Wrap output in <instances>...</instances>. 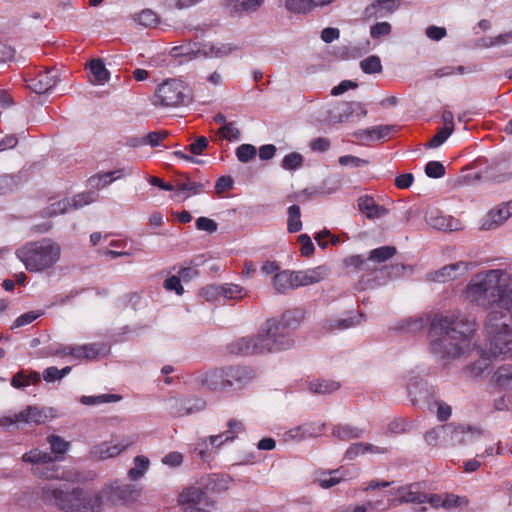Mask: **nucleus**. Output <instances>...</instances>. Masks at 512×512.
I'll use <instances>...</instances> for the list:
<instances>
[{"label":"nucleus","instance_id":"5","mask_svg":"<svg viewBox=\"0 0 512 512\" xmlns=\"http://www.w3.org/2000/svg\"><path fill=\"white\" fill-rule=\"evenodd\" d=\"M17 258L32 273H39L53 268L60 260V245L49 238L32 241L16 250Z\"/></svg>","mask_w":512,"mask_h":512},{"label":"nucleus","instance_id":"11","mask_svg":"<svg viewBox=\"0 0 512 512\" xmlns=\"http://www.w3.org/2000/svg\"><path fill=\"white\" fill-rule=\"evenodd\" d=\"M165 409L174 417H183L194 414L205 409L206 402L202 398L189 397H170L165 400Z\"/></svg>","mask_w":512,"mask_h":512},{"label":"nucleus","instance_id":"8","mask_svg":"<svg viewBox=\"0 0 512 512\" xmlns=\"http://www.w3.org/2000/svg\"><path fill=\"white\" fill-rule=\"evenodd\" d=\"M58 460H62V457H53L39 449H33L22 456L23 462L32 464V473L37 477L66 480L63 470L55 463Z\"/></svg>","mask_w":512,"mask_h":512},{"label":"nucleus","instance_id":"63","mask_svg":"<svg viewBox=\"0 0 512 512\" xmlns=\"http://www.w3.org/2000/svg\"><path fill=\"white\" fill-rule=\"evenodd\" d=\"M444 429L445 425H440L431 429L425 434V441L429 445H436L438 443L444 444Z\"/></svg>","mask_w":512,"mask_h":512},{"label":"nucleus","instance_id":"15","mask_svg":"<svg viewBox=\"0 0 512 512\" xmlns=\"http://www.w3.org/2000/svg\"><path fill=\"white\" fill-rule=\"evenodd\" d=\"M130 445L131 442L125 439L117 442L113 440L105 441L95 445L91 450V455L98 460L114 458L128 449Z\"/></svg>","mask_w":512,"mask_h":512},{"label":"nucleus","instance_id":"52","mask_svg":"<svg viewBox=\"0 0 512 512\" xmlns=\"http://www.w3.org/2000/svg\"><path fill=\"white\" fill-rule=\"evenodd\" d=\"M218 134L228 141H238L241 135L235 122L224 123V125L219 128Z\"/></svg>","mask_w":512,"mask_h":512},{"label":"nucleus","instance_id":"27","mask_svg":"<svg viewBox=\"0 0 512 512\" xmlns=\"http://www.w3.org/2000/svg\"><path fill=\"white\" fill-rule=\"evenodd\" d=\"M231 353L237 355L262 354L257 335L254 337H242L230 344Z\"/></svg>","mask_w":512,"mask_h":512},{"label":"nucleus","instance_id":"26","mask_svg":"<svg viewBox=\"0 0 512 512\" xmlns=\"http://www.w3.org/2000/svg\"><path fill=\"white\" fill-rule=\"evenodd\" d=\"M358 208L368 219H379L388 213L384 206L377 204L374 198L369 195L358 198Z\"/></svg>","mask_w":512,"mask_h":512},{"label":"nucleus","instance_id":"64","mask_svg":"<svg viewBox=\"0 0 512 512\" xmlns=\"http://www.w3.org/2000/svg\"><path fill=\"white\" fill-rule=\"evenodd\" d=\"M425 173L430 178H441L445 175V167L438 161H430L425 166Z\"/></svg>","mask_w":512,"mask_h":512},{"label":"nucleus","instance_id":"30","mask_svg":"<svg viewBox=\"0 0 512 512\" xmlns=\"http://www.w3.org/2000/svg\"><path fill=\"white\" fill-rule=\"evenodd\" d=\"M394 130L393 125H378L359 130L356 137L361 141H377L388 137Z\"/></svg>","mask_w":512,"mask_h":512},{"label":"nucleus","instance_id":"46","mask_svg":"<svg viewBox=\"0 0 512 512\" xmlns=\"http://www.w3.org/2000/svg\"><path fill=\"white\" fill-rule=\"evenodd\" d=\"M396 253V249L393 246H382L376 249H373L370 252L367 260L375 261L378 263L385 262L388 259L392 258Z\"/></svg>","mask_w":512,"mask_h":512},{"label":"nucleus","instance_id":"58","mask_svg":"<svg viewBox=\"0 0 512 512\" xmlns=\"http://www.w3.org/2000/svg\"><path fill=\"white\" fill-rule=\"evenodd\" d=\"M369 506L371 508V512H384L396 506V500L395 498H388L385 500L383 495L375 500H370Z\"/></svg>","mask_w":512,"mask_h":512},{"label":"nucleus","instance_id":"2","mask_svg":"<svg viewBox=\"0 0 512 512\" xmlns=\"http://www.w3.org/2000/svg\"><path fill=\"white\" fill-rule=\"evenodd\" d=\"M510 317L497 311H490L484 323L485 343L479 347L482 360L469 365L467 373L472 377L481 375L489 366L488 360L501 355L512 354V326Z\"/></svg>","mask_w":512,"mask_h":512},{"label":"nucleus","instance_id":"19","mask_svg":"<svg viewBox=\"0 0 512 512\" xmlns=\"http://www.w3.org/2000/svg\"><path fill=\"white\" fill-rule=\"evenodd\" d=\"M365 319L363 313H351L347 317H330L323 321L322 328L329 332L346 330L361 324Z\"/></svg>","mask_w":512,"mask_h":512},{"label":"nucleus","instance_id":"55","mask_svg":"<svg viewBox=\"0 0 512 512\" xmlns=\"http://www.w3.org/2000/svg\"><path fill=\"white\" fill-rule=\"evenodd\" d=\"M303 165V157L297 152H292L284 156L282 160V168L293 171L301 168Z\"/></svg>","mask_w":512,"mask_h":512},{"label":"nucleus","instance_id":"25","mask_svg":"<svg viewBox=\"0 0 512 512\" xmlns=\"http://www.w3.org/2000/svg\"><path fill=\"white\" fill-rule=\"evenodd\" d=\"M264 0H226V9L233 16L251 14L259 10Z\"/></svg>","mask_w":512,"mask_h":512},{"label":"nucleus","instance_id":"40","mask_svg":"<svg viewBox=\"0 0 512 512\" xmlns=\"http://www.w3.org/2000/svg\"><path fill=\"white\" fill-rule=\"evenodd\" d=\"M427 390V382L418 376H410L407 383V391L411 399L415 402L421 398L422 392Z\"/></svg>","mask_w":512,"mask_h":512},{"label":"nucleus","instance_id":"38","mask_svg":"<svg viewBox=\"0 0 512 512\" xmlns=\"http://www.w3.org/2000/svg\"><path fill=\"white\" fill-rule=\"evenodd\" d=\"M351 117H353L351 102H343L330 111L329 119L333 123H342L348 121Z\"/></svg>","mask_w":512,"mask_h":512},{"label":"nucleus","instance_id":"62","mask_svg":"<svg viewBox=\"0 0 512 512\" xmlns=\"http://www.w3.org/2000/svg\"><path fill=\"white\" fill-rule=\"evenodd\" d=\"M425 322L422 318H409L401 322L400 330L415 333L423 329Z\"/></svg>","mask_w":512,"mask_h":512},{"label":"nucleus","instance_id":"41","mask_svg":"<svg viewBox=\"0 0 512 512\" xmlns=\"http://www.w3.org/2000/svg\"><path fill=\"white\" fill-rule=\"evenodd\" d=\"M248 295L245 288L233 283L222 284V299L224 300H241Z\"/></svg>","mask_w":512,"mask_h":512},{"label":"nucleus","instance_id":"9","mask_svg":"<svg viewBox=\"0 0 512 512\" xmlns=\"http://www.w3.org/2000/svg\"><path fill=\"white\" fill-rule=\"evenodd\" d=\"M178 505L182 512H212L213 504L199 487L184 489L178 496Z\"/></svg>","mask_w":512,"mask_h":512},{"label":"nucleus","instance_id":"16","mask_svg":"<svg viewBox=\"0 0 512 512\" xmlns=\"http://www.w3.org/2000/svg\"><path fill=\"white\" fill-rule=\"evenodd\" d=\"M225 379L228 393H233L242 389L252 379V372L247 367H226Z\"/></svg>","mask_w":512,"mask_h":512},{"label":"nucleus","instance_id":"57","mask_svg":"<svg viewBox=\"0 0 512 512\" xmlns=\"http://www.w3.org/2000/svg\"><path fill=\"white\" fill-rule=\"evenodd\" d=\"M257 154L256 147L252 144H241L236 149V157L238 161L247 163L255 158Z\"/></svg>","mask_w":512,"mask_h":512},{"label":"nucleus","instance_id":"39","mask_svg":"<svg viewBox=\"0 0 512 512\" xmlns=\"http://www.w3.org/2000/svg\"><path fill=\"white\" fill-rule=\"evenodd\" d=\"M105 491L103 497L108 495L112 501L126 500L131 494V486L128 484H113L107 488L102 489Z\"/></svg>","mask_w":512,"mask_h":512},{"label":"nucleus","instance_id":"51","mask_svg":"<svg viewBox=\"0 0 512 512\" xmlns=\"http://www.w3.org/2000/svg\"><path fill=\"white\" fill-rule=\"evenodd\" d=\"M48 443L50 444L51 450L55 454V456H59L62 458L63 455L68 451L70 446L69 442L65 441L58 435L49 436Z\"/></svg>","mask_w":512,"mask_h":512},{"label":"nucleus","instance_id":"29","mask_svg":"<svg viewBox=\"0 0 512 512\" xmlns=\"http://www.w3.org/2000/svg\"><path fill=\"white\" fill-rule=\"evenodd\" d=\"M296 279L295 271L284 270L273 277L272 284L278 293H285L298 288Z\"/></svg>","mask_w":512,"mask_h":512},{"label":"nucleus","instance_id":"36","mask_svg":"<svg viewBox=\"0 0 512 512\" xmlns=\"http://www.w3.org/2000/svg\"><path fill=\"white\" fill-rule=\"evenodd\" d=\"M150 467V460L144 455H137L133 459V467L128 470V477L137 481L144 477Z\"/></svg>","mask_w":512,"mask_h":512},{"label":"nucleus","instance_id":"48","mask_svg":"<svg viewBox=\"0 0 512 512\" xmlns=\"http://www.w3.org/2000/svg\"><path fill=\"white\" fill-rule=\"evenodd\" d=\"M286 10L293 14H309L311 8L309 0H284Z\"/></svg>","mask_w":512,"mask_h":512},{"label":"nucleus","instance_id":"6","mask_svg":"<svg viewBox=\"0 0 512 512\" xmlns=\"http://www.w3.org/2000/svg\"><path fill=\"white\" fill-rule=\"evenodd\" d=\"M192 101L190 87L180 79H167L157 85L152 104L159 108H177L186 106Z\"/></svg>","mask_w":512,"mask_h":512},{"label":"nucleus","instance_id":"35","mask_svg":"<svg viewBox=\"0 0 512 512\" xmlns=\"http://www.w3.org/2000/svg\"><path fill=\"white\" fill-rule=\"evenodd\" d=\"M364 434V429L351 426V425H336L332 430V435L335 438H338L343 441H348L352 439H357L362 437Z\"/></svg>","mask_w":512,"mask_h":512},{"label":"nucleus","instance_id":"31","mask_svg":"<svg viewBox=\"0 0 512 512\" xmlns=\"http://www.w3.org/2000/svg\"><path fill=\"white\" fill-rule=\"evenodd\" d=\"M444 445H464V425L446 424L444 429Z\"/></svg>","mask_w":512,"mask_h":512},{"label":"nucleus","instance_id":"42","mask_svg":"<svg viewBox=\"0 0 512 512\" xmlns=\"http://www.w3.org/2000/svg\"><path fill=\"white\" fill-rule=\"evenodd\" d=\"M302 319V314L300 311L292 312L288 311L284 313L280 319H276V323L282 327V331H289L295 329Z\"/></svg>","mask_w":512,"mask_h":512},{"label":"nucleus","instance_id":"45","mask_svg":"<svg viewBox=\"0 0 512 512\" xmlns=\"http://www.w3.org/2000/svg\"><path fill=\"white\" fill-rule=\"evenodd\" d=\"M497 384L504 388H512V364L499 367L495 372Z\"/></svg>","mask_w":512,"mask_h":512},{"label":"nucleus","instance_id":"22","mask_svg":"<svg viewBox=\"0 0 512 512\" xmlns=\"http://www.w3.org/2000/svg\"><path fill=\"white\" fill-rule=\"evenodd\" d=\"M132 174V170L129 168H119L114 171L105 172L102 174H96L88 179V184L91 188L100 190L110 185L114 181L126 177Z\"/></svg>","mask_w":512,"mask_h":512},{"label":"nucleus","instance_id":"28","mask_svg":"<svg viewBox=\"0 0 512 512\" xmlns=\"http://www.w3.org/2000/svg\"><path fill=\"white\" fill-rule=\"evenodd\" d=\"M396 8V0H377L365 9L364 15L368 19L384 18L393 13Z\"/></svg>","mask_w":512,"mask_h":512},{"label":"nucleus","instance_id":"49","mask_svg":"<svg viewBox=\"0 0 512 512\" xmlns=\"http://www.w3.org/2000/svg\"><path fill=\"white\" fill-rule=\"evenodd\" d=\"M134 21L143 27H154L158 23V16L151 9H145L135 14Z\"/></svg>","mask_w":512,"mask_h":512},{"label":"nucleus","instance_id":"20","mask_svg":"<svg viewBox=\"0 0 512 512\" xmlns=\"http://www.w3.org/2000/svg\"><path fill=\"white\" fill-rule=\"evenodd\" d=\"M325 429L324 423L306 422L286 432V437L291 440L301 441L306 438L318 437Z\"/></svg>","mask_w":512,"mask_h":512},{"label":"nucleus","instance_id":"24","mask_svg":"<svg viewBox=\"0 0 512 512\" xmlns=\"http://www.w3.org/2000/svg\"><path fill=\"white\" fill-rule=\"evenodd\" d=\"M468 271V264L465 262H457L446 265L432 274V281L444 283L454 280Z\"/></svg>","mask_w":512,"mask_h":512},{"label":"nucleus","instance_id":"13","mask_svg":"<svg viewBox=\"0 0 512 512\" xmlns=\"http://www.w3.org/2000/svg\"><path fill=\"white\" fill-rule=\"evenodd\" d=\"M387 494L390 496L397 495L395 498L396 505L402 503H425V493L421 483H412L409 485L398 487L396 490H389Z\"/></svg>","mask_w":512,"mask_h":512},{"label":"nucleus","instance_id":"54","mask_svg":"<svg viewBox=\"0 0 512 512\" xmlns=\"http://www.w3.org/2000/svg\"><path fill=\"white\" fill-rule=\"evenodd\" d=\"M200 295L208 302L222 300V284L208 285L201 290Z\"/></svg>","mask_w":512,"mask_h":512},{"label":"nucleus","instance_id":"50","mask_svg":"<svg viewBox=\"0 0 512 512\" xmlns=\"http://www.w3.org/2000/svg\"><path fill=\"white\" fill-rule=\"evenodd\" d=\"M360 68L365 74L380 73L382 71L381 60L376 55H371L360 62Z\"/></svg>","mask_w":512,"mask_h":512},{"label":"nucleus","instance_id":"60","mask_svg":"<svg viewBox=\"0 0 512 512\" xmlns=\"http://www.w3.org/2000/svg\"><path fill=\"white\" fill-rule=\"evenodd\" d=\"M177 190L182 192L183 194H186L187 196L195 195V194L200 193L203 190V185L187 179L183 182L177 183Z\"/></svg>","mask_w":512,"mask_h":512},{"label":"nucleus","instance_id":"17","mask_svg":"<svg viewBox=\"0 0 512 512\" xmlns=\"http://www.w3.org/2000/svg\"><path fill=\"white\" fill-rule=\"evenodd\" d=\"M59 75L55 69L40 71L35 77L28 80V87L38 94H43L52 89L58 82Z\"/></svg>","mask_w":512,"mask_h":512},{"label":"nucleus","instance_id":"23","mask_svg":"<svg viewBox=\"0 0 512 512\" xmlns=\"http://www.w3.org/2000/svg\"><path fill=\"white\" fill-rule=\"evenodd\" d=\"M329 270L326 266H317L306 270L295 271L297 286L303 287L319 283L327 278Z\"/></svg>","mask_w":512,"mask_h":512},{"label":"nucleus","instance_id":"3","mask_svg":"<svg viewBox=\"0 0 512 512\" xmlns=\"http://www.w3.org/2000/svg\"><path fill=\"white\" fill-rule=\"evenodd\" d=\"M504 290H512V274L507 275L501 269H492L476 274L468 283L465 294L468 300L484 308L507 311L512 317V308L502 303ZM498 312V310H497ZM501 313V311H499ZM502 314H504L502 312Z\"/></svg>","mask_w":512,"mask_h":512},{"label":"nucleus","instance_id":"37","mask_svg":"<svg viewBox=\"0 0 512 512\" xmlns=\"http://www.w3.org/2000/svg\"><path fill=\"white\" fill-rule=\"evenodd\" d=\"M225 443L226 441L223 440L221 434L211 435L207 438L201 439L195 450L198 451L201 458L204 459L206 452L214 448H219Z\"/></svg>","mask_w":512,"mask_h":512},{"label":"nucleus","instance_id":"44","mask_svg":"<svg viewBox=\"0 0 512 512\" xmlns=\"http://www.w3.org/2000/svg\"><path fill=\"white\" fill-rule=\"evenodd\" d=\"M302 229L301 210L298 205L288 208L287 230L290 233L299 232Z\"/></svg>","mask_w":512,"mask_h":512},{"label":"nucleus","instance_id":"59","mask_svg":"<svg viewBox=\"0 0 512 512\" xmlns=\"http://www.w3.org/2000/svg\"><path fill=\"white\" fill-rule=\"evenodd\" d=\"M71 207V201L69 199H61L52 203L45 210V215L56 216L66 212Z\"/></svg>","mask_w":512,"mask_h":512},{"label":"nucleus","instance_id":"14","mask_svg":"<svg viewBox=\"0 0 512 512\" xmlns=\"http://www.w3.org/2000/svg\"><path fill=\"white\" fill-rule=\"evenodd\" d=\"M56 416V410L51 407H39L36 405L27 406L18 413L22 423L26 424H44L46 421Z\"/></svg>","mask_w":512,"mask_h":512},{"label":"nucleus","instance_id":"7","mask_svg":"<svg viewBox=\"0 0 512 512\" xmlns=\"http://www.w3.org/2000/svg\"><path fill=\"white\" fill-rule=\"evenodd\" d=\"M257 337L262 354L284 351L294 345L291 332L282 331V327L276 323V319L268 320Z\"/></svg>","mask_w":512,"mask_h":512},{"label":"nucleus","instance_id":"12","mask_svg":"<svg viewBox=\"0 0 512 512\" xmlns=\"http://www.w3.org/2000/svg\"><path fill=\"white\" fill-rule=\"evenodd\" d=\"M425 221L430 227L444 232H452L462 229V224L458 219L450 215H445L442 211L436 208H431L426 211Z\"/></svg>","mask_w":512,"mask_h":512},{"label":"nucleus","instance_id":"34","mask_svg":"<svg viewBox=\"0 0 512 512\" xmlns=\"http://www.w3.org/2000/svg\"><path fill=\"white\" fill-rule=\"evenodd\" d=\"M345 477V471L337 469L328 472H321L316 481L321 488L328 489L340 483V481L344 480Z\"/></svg>","mask_w":512,"mask_h":512},{"label":"nucleus","instance_id":"21","mask_svg":"<svg viewBox=\"0 0 512 512\" xmlns=\"http://www.w3.org/2000/svg\"><path fill=\"white\" fill-rule=\"evenodd\" d=\"M225 378L226 368H221L203 373L200 376V382L211 391L228 393Z\"/></svg>","mask_w":512,"mask_h":512},{"label":"nucleus","instance_id":"43","mask_svg":"<svg viewBox=\"0 0 512 512\" xmlns=\"http://www.w3.org/2000/svg\"><path fill=\"white\" fill-rule=\"evenodd\" d=\"M309 388L316 394H330L339 388V383L333 380L318 379L310 382Z\"/></svg>","mask_w":512,"mask_h":512},{"label":"nucleus","instance_id":"4","mask_svg":"<svg viewBox=\"0 0 512 512\" xmlns=\"http://www.w3.org/2000/svg\"><path fill=\"white\" fill-rule=\"evenodd\" d=\"M104 492L82 487L64 490L53 484H47L41 488L40 497L44 503L64 512H101Z\"/></svg>","mask_w":512,"mask_h":512},{"label":"nucleus","instance_id":"32","mask_svg":"<svg viewBox=\"0 0 512 512\" xmlns=\"http://www.w3.org/2000/svg\"><path fill=\"white\" fill-rule=\"evenodd\" d=\"M41 380V376L36 371L17 372L11 379V385L16 389H22L32 384H37Z\"/></svg>","mask_w":512,"mask_h":512},{"label":"nucleus","instance_id":"18","mask_svg":"<svg viewBox=\"0 0 512 512\" xmlns=\"http://www.w3.org/2000/svg\"><path fill=\"white\" fill-rule=\"evenodd\" d=\"M512 215V200L490 210L482 220V230H493L498 228Z\"/></svg>","mask_w":512,"mask_h":512},{"label":"nucleus","instance_id":"56","mask_svg":"<svg viewBox=\"0 0 512 512\" xmlns=\"http://www.w3.org/2000/svg\"><path fill=\"white\" fill-rule=\"evenodd\" d=\"M107 351V346L102 343L84 344V359H95L100 355H105Z\"/></svg>","mask_w":512,"mask_h":512},{"label":"nucleus","instance_id":"53","mask_svg":"<svg viewBox=\"0 0 512 512\" xmlns=\"http://www.w3.org/2000/svg\"><path fill=\"white\" fill-rule=\"evenodd\" d=\"M98 198V195L95 192L88 191L75 195L71 201V206L75 209L82 208L86 205H89L95 202Z\"/></svg>","mask_w":512,"mask_h":512},{"label":"nucleus","instance_id":"33","mask_svg":"<svg viewBox=\"0 0 512 512\" xmlns=\"http://www.w3.org/2000/svg\"><path fill=\"white\" fill-rule=\"evenodd\" d=\"M89 70L93 84L104 85L110 78V73L101 59L92 60L89 64Z\"/></svg>","mask_w":512,"mask_h":512},{"label":"nucleus","instance_id":"47","mask_svg":"<svg viewBox=\"0 0 512 512\" xmlns=\"http://www.w3.org/2000/svg\"><path fill=\"white\" fill-rule=\"evenodd\" d=\"M120 398L121 397L116 394H101L96 396H82L80 402L83 405L92 406L109 402H117Z\"/></svg>","mask_w":512,"mask_h":512},{"label":"nucleus","instance_id":"61","mask_svg":"<svg viewBox=\"0 0 512 512\" xmlns=\"http://www.w3.org/2000/svg\"><path fill=\"white\" fill-rule=\"evenodd\" d=\"M42 315H43V312H41V311L26 312L15 319L11 328L15 329V328H19V327L28 325Z\"/></svg>","mask_w":512,"mask_h":512},{"label":"nucleus","instance_id":"1","mask_svg":"<svg viewBox=\"0 0 512 512\" xmlns=\"http://www.w3.org/2000/svg\"><path fill=\"white\" fill-rule=\"evenodd\" d=\"M476 330L475 319L459 311L435 315L430 323V351L445 361L467 356L475 347Z\"/></svg>","mask_w":512,"mask_h":512},{"label":"nucleus","instance_id":"10","mask_svg":"<svg viewBox=\"0 0 512 512\" xmlns=\"http://www.w3.org/2000/svg\"><path fill=\"white\" fill-rule=\"evenodd\" d=\"M239 47L232 43L195 42L186 48L185 54L191 57L222 58L237 51Z\"/></svg>","mask_w":512,"mask_h":512}]
</instances>
